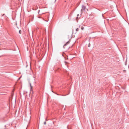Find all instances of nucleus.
Returning <instances> with one entry per match:
<instances>
[{"instance_id":"1","label":"nucleus","mask_w":129,"mask_h":129,"mask_svg":"<svg viewBox=\"0 0 129 129\" xmlns=\"http://www.w3.org/2000/svg\"><path fill=\"white\" fill-rule=\"evenodd\" d=\"M69 41H68L67 43L66 44H65L64 45L63 47L64 49H65L66 50H68L69 49L70 47V46L68 45V44H69Z\"/></svg>"},{"instance_id":"2","label":"nucleus","mask_w":129,"mask_h":129,"mask_svg":"<svg viewBox=\"0 0 129 129\" xmlns=\"http://www.w3.org/2000/svg\"><path fill=\"white\" fill-rule=\"evenodd\" d=\"M72 38V36L71 35H68L66 37V38L67 39H69L70 40V39H71Z\"/></svg>"},{"instance_id":"3","label":"nucleus","mask_w":129,"mask_h":129,"mask_svg":"<svg viewBox=\"0 0 129 129\" xmlns=\"http://www.w3.org/2000/svg\"><path fill=\"white\" fill-rule=\"evenodd\" d=\"M83 9L84 10L86 9V7L85 6H83L82 7Z\"/></svg>"},{"instance_id":"4","label":"nucleus","mask_w":129,"mask_h":129,"mask_svg":"<svg viewBox=\"0 0 129 129\" xmlns=\"http://www.w3.org/2000/svg\"><path fill=\"white\" fill-rule=\"evenodd\" d=\"M81 29L82 30H83L84 29V27L83 26H82L81 27Z\"/></svg>"},{"instance_id":"5","label":"nucleus","mask_w":129,"mask_h":129,"mask_svg":"<svg viewBox=\"0 0 129 129\" xmlns=\"http://www.w3.org/2000/svg\"><path fill=\"white\" fill-rule=\"evenodd\" d=\"M19 33L20 34H21V30H20L19 31Z\"/></svg>"},{"instance_id":"6","label":"nucleus","mask_w":129,"mask_h":129,"mask_svg":"<svg viewBox=\"0 0 129 129\" xmlns=\"http://www.w3.org/2000/svg\"><path fill=\"white\" fill-rule=\"evenodd\" d=\"M79 29L78 28H77L76 29V31H78L79 30Z\"/></svg>"},{"instance_id":"7","label":"nucleus","mask_w":129,"mask_h":129,"mask_svg":"<svg viewBox=\"0 0 129 129\" xmlns=\"http://www.w3.org/2000/svg\"><path fill=\"white\" fill-rule=\"evenodd\" d=\"M90 43H89L88 45V47H89L90 46Z\"/></svg>"},{"instance_id":"8","label":"nucleus","mask_w":129,"mask_h":129,"mask_svg":"<svg viewBox=\"0 0 129 129\" xmlns=\"http://www.w3.org/2000/svg\"><path fill=\"white\" fill-rule=\"evenodd\" d=\"M31 89L33 87L32 86H30Z\"/></svg>"},{"instance_id":"9","label":"nucleus","mask_w":129,"mask_h":129,"mask_svg":"<svg viewBox=\"0 0 129 129\" xmlns=\"http://www.w3.org/2000/svg\"><path fill=\"white\" fill-rule=\"evenodd\" d=\"M44 124H46V122H44Z\"/></svg>"},{"instance_id":"10","label":"nucleus","mask_w":129,"mask_h":129,"mask_svg":"<svg viewBox=\"0 0 129 129\" xmlns=\"http://www.w3.org/2000/svg\"><path fill=\"white\" fill-rule=\"evenodd\" d=\"M29 84H30V86H32L31 85V83H30Z\"/></svg>"},{"instance_id":"11","label":"nucleus","mask_w":129,"mask_h":129,"mask_svg":"<svg viewBox=\"0 0 129 129\" xmlns=\"http://www.w3.org/2000/svg\"><path fill=\"white\" fill-rule=\"evenodd\" d=\"M20 78H19V79H20Z\"/></svg>"}]
</instances>
